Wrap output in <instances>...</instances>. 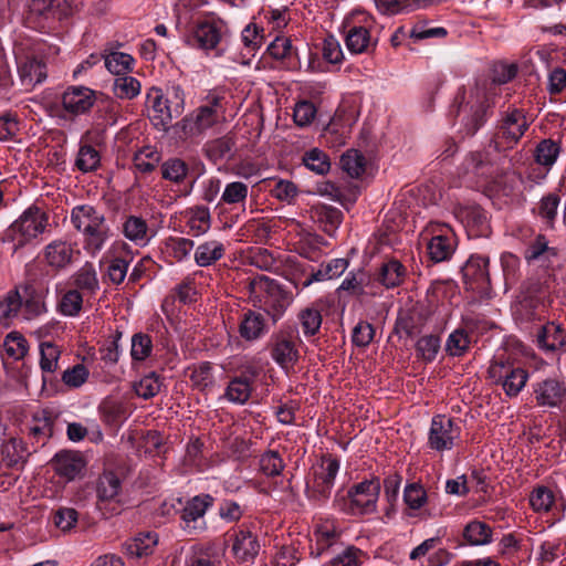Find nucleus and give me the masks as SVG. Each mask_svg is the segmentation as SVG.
Here are the masks:
<instances>
[{
  "instance_id": "nucleus-27",
  "label": "nucleus",
  "mask_w": 566,
  "mask_h": 566,
  "mask_svg": "<svg viewBox=\"0 0 566 566\" xmlns=\"http://www.w3.org/2000/svg\"><path fill=\"white\" fill-rule=\"evenodd\" d=\"M67 285L92 300L99 291V281L95 265L91 262H85L70 276Z\"/></svg>"
},
{
  "instance_id": "nucleus-63",
  "label": "nucleus",
  "mask_w": 566,
  "mask_h": 566,
  "mask_svg": "<svg viewBox=\"0 0 566 566\" xmlns=\"http://www.w3.org/2000/svg\"><path fill=\"white\" fill-rule=\"evenodd\" d=\"M342 168L353 178L360 177L365 171L366 160L358 150H348L340 157Z\"/></svg>"
},
{
  "instance_id": "nucleus-1",
  "label": "nucleus",
  "mask_w": 566,
  "mask_h": 566,
  "mask_svg": "<svg viewBox=\"0 0 566 566\" xmlns=\"http://www.w3.org/2000/svg\"><path fill=\"white\" fill-rule=\"evenodd\" d=\"M223 101L220 93L210 92L201 105L175 124V133L182 140L201 139L208 130L224 122L227 108Z\"/></svg>"
},
{
  "instance_id": "nucleus-16",
  "label": "nucleus",
  "mask_w": 566,
  "mask_h": 566,
  "mask_svg": "<svg viewBox=\"0 0 566 566\" xmlns=\"http://www.w3.org/2000/svg\"><path fill=\"white\" fill-rule=\"evenodd\" d=\"M532 388L535 402L542 408H559L566 399V382L560 377H547Z\"/></svg>"
},
{
  "instance_id": "nucleus-30",
  "label": "nucleus",
  "mask_w": 566,
  "mask_h": 566,
  "mask_svg": "<svg viewBox=\"0 0 566 566\" xmlns=\"http://www.w3.org/2000/svg\"><path fill=\"white\" fill-rule=\"evenodd\" d=\"M250 285L252 290H265L270 294L273 300L269 314L274 323L277 322L290 304L289 297L282 293L277 284L266 276H260L259 279L253 280Z\"/></svg>"
},
{
  "instance_id": "nucleus-41",
  "label": "nucleus",
  "mask_w": 566,
  "mask_h": 566,
  "mask_svg": "<svg viewBox=\"0 0 566 566\" xmlns=\"http://www.w3.org/2000/svg\"><path fill=\"white\" fill-rule=\"evenodd\" d=\"M297 321L305 337L318 334L323 322L321 302H314L302 308L297 314Z\"/></svg>"
},
{
  "instance_id": "nucleus-46",
  "label": "nucleus",
  "mask_w": 566,
  "mask_h": 566,
  "mask_svg": "<svg viewBox=\"0 0 566 566\" xmlns=\"http://www.w3.org/2000/svg\"><path fill=\"white\" fill-rule=\"evenodd\" d=\"M226 252L224 244L217 240H211L199 244L195 251V262L198 266H209L223 258Z\"/></svg>"
},
{
  "instance_id": "nucleus-39",
  "label": "nucleus",
  "mask_w": 566,
  "mask_h": 566,
  "mask_svg": "<svg viewBox=\"0 0 566 566\" xmlns=\"http://www.w3.org/2000/svg\"><path fill=\"white\" fill-rule=\"evenodd\" d=\"M462 537L470 546H485L493 542V528L483 521L472 520L464 526Z\"/></svg>"
},
{
  "instance_id": "nucleus-45",
  "label": "nucleus",
  "mask_w": 566,
  "mask_h": 566,
  "mask_svg": "<svg viewBox=\"0 0 566 566\" xmlns=\"http://www.w3.org/2000/svg\"><path fill=\"white\" fill-rule=\"evenodd\" d=\"M270 56L285 62L287 65H294L297 60V51L289 36L277 34L266 49Z\"/></svg>"
},
{
  "instance_id": "nucleus-12",
  "label": "nucleus",
  "mask_w": 566,
  "mask_h": 566,
  "mask_svg": "<svg viewBox=\"0 0 566 566\" xmlns=\"http://www.w3.org/2000/svg\"><path fill=\"white\" fill-rule=\"evenodd\" d=\"M122 482L113 472L103 473L96 486V507L105 518H109L122 512L123 501L120 500Z\"/></svg>"
},
{
  "instance_id": "nucleus-19",
  "label": "nucleus",
  "mask_w": 566,
  "mask_h": 566,
  "mask_svg": "<svg viewBox=\"0 0 566 566\" xmlns=\"http://www.w3.org/2000/svg\"><path fill=\"white\" fill-rule=\"evenodd\" d=\"M146 103L148 107V116L156 127H167L174 117L179 116L171 109V105L168 104L163 90L158 87H151L147 92Z\"/></svg>"
},
{
  "instance_id": "nucleus-32",
  "label": "nucleus",
  "mask_w": 566,
  "mask_h": 566,
  "mask_svg": "<svg viewBox=\"0 0 566 566\" xmlns=\"http://www.w3.org/2000/svg\"><path fill=\"white\" fill-rule=\"evenodd\" d=\"M239 335L247 342H255L266 333V321L262 313L248 310L240 318Z\"/></svg>"
},
{
  "instance_id": "nucleus-49",
  "label": "nucleus",
  "mask_w": 566,
  "mask_h": 566,
  "mask_svg": "<svg viewBox=\"0 0 566 566\" xmlns=\"http://www.w3.org/2000/svg\"><path fill=\"white\" fill-rule=\"evenodd\" d=\"M188 371V377L195 388L206 390L214 385L213 366L210 361L192 365Z\"/></svg>"
},
{
  "instance_id": "nucleus-25",
  "label": "nucleus",
  "mask_w": 566,
  "mask_h": 566,
  "mask_svg": "<svg viewBox=\"0 0 566 566\" xmlns=\"http://www.w3.org/2000/svg\"><path fill=\"white\" fill-rule=\"evenodd\" d=\"M457 241L448 226L440 228L439 233L432 235L427 244L430 259L436 262L448 261L455 251Z\"/></svg>"
},
{
  "instance_id": "nucleus-61",
  "label": "nucleus",
  "mask_w": 566,
  "mask_h": 566,
  "mask_svg": "<svg viewBox=\"0 0 566 566\" xmlns=\"http://www.w3.org/2000/svg\"><path fill=\"white\" fill-rule=\"evenodd\" d=\"M188 175V165L179 158H170L161 165V176L164 179L179 184Z\"/></svg>"
},
{
  "instance_id": "nucleus-21",
  "label": "nucleus",
  "mask_w": 566,
  "mask_h": 566,
  "mask_svg": "<svg viewBox=\"0 0 566 566\" xmlns=\"http://www.w3.org/2000/svg\"><path fill=\"white\" fill-rule=\"evenodd\" d=\"M536 344L545 353L566 350V328L556 321L545 323L537 329Z\"/></svg>"
},
{
  "instance_id": "nucleus-58",
  "label": "nucleus",
  "mask_w": 566,
  "mask_h": 566,
  "mask_svg": "<svg viewBox=\"0 0 566 566\" xmlns=\"http://www.w3.org/2000/svg\"><path fill=\"white\" fill-rule=\"evenodd\" d=\"M303 164L307 169L317 175H325L331 168L328 156L318 148L306 151L303 156Z\"/></svg>"
},
{
  "instance_id": "nucleus-9",
  "label": "nucleus",
  "mask_w": 566,
  "mask_h": 566,
  "mask_svg": "<svg viewBox=\"0 0 566 566\" xmlns=\"http://www.w3.org/2000/svg\"><path fill=\"white\" fill-rule=\"evenodd\" d=\"M371 20L365 11H353L347 15L342 24L345 34V44L347 50L353 54L367 52L371 38L369 27Z\"/></svg>"
},
{
  "instance_id": "nucleus-4",
  "label": "nucleus",
  "mask_w": 566,
  "mask_h": 566,
  "mask_svg": "<svg viewBox=\"0 0 566 566\" xmlns=\"http://www.w3.org/2000/svg\"><path fill=\"white\" fill-rule=\"evenodd\" d=\"M380 488L378 478L364 480L350 486L345 494L338 491L333 505L338 511L353 516L374 514L377 512Z\"/></svg>"
},
{
  "instance_id": "nucleus-35",
  "label": "nucleus",
  "mask_w": 566,
  "mask_h": 566,
  "mask_svg": "<svg viewBox=\"0 0 566 566\" xmlns=\"http://www.w3.org/2000/svg\"><path fill=\"white\" fill-rule=\"evenodd\" d=\"M310 217L328 235H333L343 221V212L336 207L326 205L313 206L310 210Z\"/></svg>"
},
{
  "instance_id": "nucleus-52",
  "label": "nucleus",
  "mask_w": 566,
  "mask_h": 566,
  "mask_svg": "<svg viewBox=\"0 0 566 566\" xmlns=\"http://www.w3.org/2000/svg\"><path fill=\"white\" fill-rule=\"evenodd\" d=\"M188 216L187 224L193 235H201L210 229L211 218L207 207H195L189 210Z\"/></svg>"
},
{
  "instance_id": "nucleus-22",
  "label": "nucleus",
  "mask_w": 566,
  "mask_h": 566,
  "mask_svg": "<svg viewBox=\"0 0 566 566\" xmlns=\"http://www.w3.org/2000/svg\"><path fill=\"white\" fill-rule=\"evenodd\" d=\"M271 357L282 369H292L300 358L298 349L293 337L289 334L274 335L271 346Z\"/></svg>"
},
{
  "instance_id": "nucleus-18",
  "label": "nucleus",
  "mask_w": 566,
  "mask_h": 566,
  "mask_svg": "<svg viewBox=\"0 0 566 566\" xmlns=\"http://www.w3.org/2000/svg\"><path fill=\"white\" fill-rule=\"evenodd\" d=\"M489 258L481 254L471 255L462 268L468 290L485 292L490 287Z\"/></svg>"
},
{
  "instance_id": "nucleus-33",
  "label": "nucleus",
  "mask_w": 566,
  "mask_h": 566,
  "mask_svg": "<svg viewBox=\"0 0 566 566\" xmlns=\"http://www.w3.org/2000/svg\"><path fill=\"white\" fill-rule=\"evenodd\" d=\"M280 0H269L263 4L260 15L273 31L281 32L291 21L289 3H279Z\"/></svg>"
},
{
  "instance_id": "nucleus-23",
  "label": "nucleus",
  "mask_w": 566,
  "mask_h": 566,
  "mask_svg": "<svg viewBox=\"0 0 566 566\" xmlns=\"http://www.w3.org/2000/svg\"><path fill=\"white\" fill-rule=\"evenodd\" d=\"M442 541L439 536L424 539L409 554L410 560H421L428 556L426 566H442L449 563L450 554L441 547Z\"/></svg>"
},
{
  "instance_id": "nucleus-64",
  "label": "nucleus",
  "mask_w": 566,
  "mask_h": 566,
  "mask_svg": "<svg viewBox=\"0 0 566 566\" xmlns=\"http://www.w3.org/2000/svg\"><path fill=\"white\" fill-rule=\"evenodd\" d=\"M88 377L90 371L87 367L83 364H76L70 368H66L62 373L61 380L66 387L76 389L82 387L87 381Z\"/></svg>"
},
{
  "instance_id": "nucleus-31",
  "label": "nucleus",
  "mask_w": 566,
  "mask_h": 566,
  "mask_svg": "<svg viewBox=\"0 0 566 566\" xmlns=\"http://www.w3.org/2000/svg\"><path fill=\"white\" fill-rule=\"evenodd\" d=\"M260 551L258 538L248 528H239L233 534L232 553L242 563L253 560Z\"/></svg>"
},
{
  "instance_id": "nucleus-29",
  "label": "nucleus",
  "mask_w": 566,
  "mask_h": 566,
  "mask_svg": "<svg viewBox=\"0 0 566 566\" xmlns=\"http://www.w3.org/2000/svg\"><path fill=\"white\" fill-rule=\"evenodd\" d=\"M30 451L22 439L10 438L0 448V463L7 469L23 468Z\"/></svg>"
},
{
  "instance_id": "nucleus-5",
  "label": "nucleus",
  "mask_w": 566,
  "mask_h": 566,
  "mask_svg": "<svg viewBox=\"0 0 566 566\" xmlns=\"http://www.w3.org/2000/svg\"><path fill=\"white\" fill-rule=\"evenodd\" d=\"M49 216L38 206H30L4 231L3 241L13 244L14 250L25 247L45 232Z\"/></svg>"
},
{
  "instance_id": "nucleus-17",
  "label": "nucleus",
  "mask_w": 566,
  "mask_h": 566,
  "mask_svg": "<svg viewBox=\"0 0 566 566\" xmlns=\"http://www.w3.org/2000/svg\"><path fill=\"white\" fill-rule=\"evenodd\" d=\"M96 101V92L82 85L69 86L61 96L63 111L73 117L88 113Z\"/></svg>"
},
{
  "instance_id": "nucleus-56",
  "label": "nucleus",
  "mask_w": 566,
  "mask_h": 566,
  "mask_svg": "<svg viewBox=\"0 0 566 566\" xmlns=\"http://www.w3.org/2000/svg\"><path fill=\"white\" fill-rule=\"evenodd\" d=\"M46 312V305L42 296L25 287L23 290L22 316L32 319Z\"/></svg>"
},
{
  "instance_id": "nucleus-20",
  "label": "nucleus",
  "mask_w": 566,
  "mask_h": 566,
  "mask_svg": "<svg viewBox=\"0 0 566 566\" xmlns=\"http://www.w3.org/2000/svg\"><path fill=\"white\" fill-rule=\"evenodd\" d=\"M109 253L112 260L107 271L108 279L114 284H120L125 280L128 266L134 259L133 250L128 243L118 240L112 244Z\"/></svg>"
},
{
  "instance_id": "nucleus-40",
  "label": "nucleus",
  "mask_w": 566,
  "mask_h": 566,
  "mask_svg": "<svg viewBox=\"0 0 566 566\" xmlns=\"http://www.w3.org/2000/svg\"><path fill=\"white\" fill-rule=\"evenodd\" d=\"M185 566H222L221 554L214 545H197L187 555Z\"/></svg>"
},
{
  "instance_id": "nucleus-15",
  "label": "nucleus",
  "mask_w": 566,
  "mask_h": 566,
  "mask_svg": "<svg viewBox=\"0 0 566 566\" xmlns=\"http://www.w3.org/2000/svg\"><path fill=\"white\" fill-rule=\"evenodd\" d=\"M42 254L50 269L62 271L80 258L81 251L74 242L55 239L43 248Z\"/></svg>"
},
{
  "instance_id": "nucleus-34",
  "label": "nucleus",
  "mask_w": 566,
  "mask_h": 566,
  "mask_svg": "<svg viewBox=\"0 0 566 566\" xmlns=\"http://www.w3.org/2000/svg\"><path fill=\"white\" fill-rule=\"evenodd\" d=\"M342 530L334 521H324L316 524L314 528V537L317 549V555L321 556L340 542Z\"/></svg>"
},
{
  "instance_id": "nucleus-6",
  "label": "nucleus",
  "mask_w": 566,
  "mask_h": 566,
  "mask_svg": "<svg viewBox=\"0 0 566 566\" xmlns=\"http://www.w3.org/2000/svg\"><path fill=\"white\" fill-rule=\"evenodd\" d=\"M489 108L484 91L476 87L471 91L468 99L464 94H458L451 113L460 118L465 135L473 136L486 122Z\"/></svg>"
},
{
  "instance_id": "nucleus-53",
  "label": "nucleus",
  "mask_w": 566,
  "mask_h": 566,
  "mask_svg": "<svg viewBox=\"0 0 566 566\" xmlns=\"http://www.w3.org/2000/svg\"><path fill=\"white\" fill-rule=\"evenodd\" d=\"M105 67L117 76L125 75L133 70L134 57L123 52H112L104 56Z\"/></svg>"
},
{
  "instance_id": "nucleus-3",
  "label": "nucleus",
  "mask_w": 566,
  "mask_h": 566,
  "mask_svg": "<svg viewBox=\"0 0 566 566\" xmlns=\"http://www.w3.org/2000/svg\"><path fill=\"white\" fill-rule=\"evenodd\" d=\"M229 38L228 22L210 12L197 19L187 36V43L206 54L221 56L227 50Z\"/></svg>"
},
{
  "instance_id": "nucleus-11",
  "label": "nucleus",
  "mask_w": 566,
  "mask_h": 566,
  "mask_svg": "<svg viewBox=\"0 0 566 566\" xmlns=\"http://www.w3.org/2000/svg\"><path fill=\"white\" fill-rule=\"evenodd\" d=\"M461 437V427L447 415L432 417L428 431V447L437 452L453 449Z\"/></svg>"
},
{
  "instance_id": "nucleus-13",
  "label": "nucleus",
  "mask_w": 566,
  "mask_h": 566,
  "mask_svg": "<svg viewBox=\"0 0 566 566\" xmlns=\"http://www.w3.org/2000/svg\"><path fill=\"white\" fill-rule=\"evenodd\" d=\"M213 502L214 499L210 494H199L189 499L180 511L182 528L192 535L206 530L205 515Z\"/></svg>"
},
{
  "instance_id": "nucleus-50",
  "label": "nucleus",
  "mask_w": 566,
  "mask_h": 566,
  "mask_svg": "<svg viewBox=\"0 0 566 566\" xmlns=\"http://www.w3.org/2000/svg\"><path fill=\"white\" fill-rule=\"evenodd\" d=\"M40 350V368L44 374H54L59 369V360L61 357L60 347L52 342H42L39 345Z\"/></svg>"
},
{
  "instance_id": "nucleus-55",
  "label": "nucleus",
  "mask_w": 566,
  "mask_h": 566,
  "mask_svg": "<svg viewBox=\"0 0 566 566\" xmlns=\"http://www.w3.org/2000/svg\"><path fill=\"white\" fill-rule=\"evenodd\" d=\"M193 241L186 238H169L165 242V251L168 258L176 262L187 259L193 249Z\"/></svg>"
},
{
  "instance_id": "nucleus-26",
  "label": "nucleus",
  "mask_w": 566,
  "mask_h": 566,
  "mask_svg": "<svg viewBox=\"0 0 566 566\" xmlns=\"http://www.w3.org/2000/svg\"><path fill=\"white\" fill-rule=\"evenodd\" d=\"M18 74L21 85L27 91L32 90L46 78V64L42 59L25 56L18 62Z\"/></svg>"
},
{
  "instance_id": "nucleus-24",
  "label": "nucleus",
  "mask_w": 566,
  "mask_h": 566,
  "mask_svg": "<svg viewBox=\"0 0 566 566\" xmlns=\"http://www.w3.org/2000/svg\"><path fill=\"white\" fill-rule=\"evenodd\" d=\"M56 294V311L66 317H77L85 305H91L90 298L67 284L57 287Z\"/></svg>"
},
{
  "instance_id": "nucleus-43",
  "label": "nucleus",
  "mask_w": 566,
  "mask_h": 566,
  "mask_svg": "<svg viewBox=\"0 0 566 566\" xmlns=\"http://www.w3.org/2000/svg\"><path fill=\"white\" fill-rule=\"evenodd\" d=\"M562 153V144L552 138L542 139L535 147V163L546 170H549L557 161Z\"/></svg>"
},
{
  "instance_id": "nucleus-62",
  "label": "nucleus",
  "mask_w": 566,
  "mask_h": 566,
  "mask_svg": "<svg viewBox=\"0 0 566 566\" xmlns=\"http://www.w3.org/2000/svg\"><path fill=\"white\" fill-rule=\"evenodd\" d=\"M249 188L244 182L232 181L226 185L221 195V202L226 205H244L248 198Z\"/></svg>"
},
{
  "instance_id": "nucleus-14",
  "label": "nucleus",
  "mask_w": 566,
  "mask_h": 566,
  "mask_svg": "<svg viewBox=\"0 0 566 566\" xmlns=\"http://www.w3.org/2000/svg\"><path fill=\"white\" fill-rule=\"evenodd\" d=\"M27 7L28 19L40 29L50 28L66 14L65 0H28Z\"/></svg>"
},
{
  "instance_id": "nucleus-37",
  "label": "nucleus",
  "mask_w": 566,
  "mask_h": 566,
  "mask_svg": "<svg viewBox=\"0 0 566 566\" xmlns=\"http://www.w3.org/2000/svg\"><path fill=\"white\" fill-rule=\"evenodd\" d=\"M158 544V534L153 531L140 532L123 545L127 556L140 558L153 554Z\"/></svg>"
},
{
  "instance_id": "nucleus-51",
  "label": "nucleus",
  "mask_w": 566,
  "mask_h": 566,
  "mask_svg": "<svg viewBox=\"0 0 566 566\" xmlns=\"http://www.w3.org/2000/svg\"><path fill=\"white\" fill-rule=\"evenodd\" d=\"M3 353L12 360H21L29 352L27 338L19 332H10L3 340Z\"/></svg>"
},
{
  "instance_id": "nucleus-44",
  "label": "nucleus",
  "mask_w": 566,
  "mask_h": 566,
  "mask_svg": "<svg viewBox=\"0 0 566 566\" xmlns=\"http://www.w3.org/2000/svg\"><path fill=\"white\" fill-rule=\"evenodd\" d=\"M253 390L252 379L248 376L233 377L226 387L223 397L235 405H244Z\"/></svg>"
},
{
  "instance_id": "nucleus-28",
  "label": "nucleus",
  "mask_w": 566,
  "mask_h": 566,
  "mask_svg": "<svg viewBox=\"0 0 566 566\" xmlns=\"http://www.w3.org/2000/svg\"><path fill=\"white\" fill-rule=\"evenodd\" d=\"M120 232L128 241L138 247H145L154 238L147 221L136 214H128L123 219Z\"/></svg>"
},
{
  "instance_id": "nucleus-57",
  "label": "nucleus",
  "mask_w": 566,
  "mask_h": 566,
  "mask_svg": "<svg viewBox=\"0 0 566 566\" xmlns=\"http://www.w3.org/2000/svg\"><path fill=\"white\" fill-rule=\"evenodd\" d=\"M403 502L412 511L421 510L428 502V494L422 484L408 483L403 490Z\"/></svg>"
},
{
  "instance_id": "nucleus-8",
  "label": "nucleus",
  "mask_w": 566,
  "mask_h": 566,
  "mask_svg": "<svg viewBox=\"0 0 566 566\" xmlns=\"http://www.w3.org/2000/svg\"><path fill=\"white\" fill-rule=\"evenodd\" d=\"M530 123L524 111L514 108L503 114L500 125L491 140L494 149L505 151L513 149L527 130Z\"/></svg>"
},
{
  "instance_id": "nucleus-54",
  "label": "nucleus",
  "mask_w": 566,
  "mask_h": 566,
  "mask_svg": "<svg viewBox=\"0 0 566 566\" xmlns=\"http://www.w3.org/2000/svg\"><path fill=\"white\" fill-rule=\"evenodd\" d=\"M233 146L234 142L230 136H222L206 143L203 151L210 160L217 163L228 157Z\"/></svg>"
},
{
  "instance_id": "nucleus-48",
  "label": "nucleus",
  "mask_w": 566,
  "mask_h": 566,
  "mask_svg": "<svg viewBox=\"0 0 566 566\" xmlns=\"http://www.w3.org/2000/svg\"><path fill=\"white\" fill-rule=\"evenodd\" d=\"M140 82L128 74L115 77L112 85L113 94L119 99H134L140 94Z\"/></svg>"
},
{
  "instance_id": "nucleus-47",
  "label": "nucleus",
  "mask_w": 566,
  "mask_h": 566,
  "mask_svg": "<svg viewBox=\"0 0 566 566\" xmlns=\"http://www.w3.org/2000/svg\"><path fill=\"white\" fill-rule=\"evenodd\" d=\"M369 283L370 275L365 270L357 269L348 272L338 290L360 296L368 293L366 287L369 285Z\"/></svg>"
},
{
  "instance_id": "nucleus-38",
  "label": "nucleus",
  "mask_w": 566,
  "mask_h": 566,
  "mask_svg": "<svg viewBox=\"0 0 566 566\" xmlns=\"http://www.w3.org/2000/svg\"><path fill=\"white\" fill-rule=\"evenodd\" d=\"M368 558L367 552L353 544H348L333 549V555L327 566H363Z\"/></svg>"
},
{
  "instance_id": "nucleus-60",
  "label": "nucleus",
  "mask_w": 566,
  "mask_h": 566,
  "mask_svg": "<svg viewBox=\"0 0 566 566\" xmlns=\"http://www.w3.org/2000/svg\"><path fill=\"white\" fill-rule=\"evenodd\" d=\"M99 153L91 145L80 147L75 166L83 172L94 171L99 167Z\"/></svg>"
},
{
  "instance_id": "nucleus-7",
  "label": "nucleus",
  "mask_w": 566,
  "mask_h": 566,
  "mask_svg": "<svg viewBox=\"0 0 566 566\" xmlns=\"http://www.w3.org/2000/svg\"><path fill=\"white\" fill-rule=\"evenodd\" d=\"M339 468V461L331 454L323 455L313 464L310 478L306 482V496L310 501L317 504L327 502L332 494Z\"/></svg>"
},
{
  "instance_id": "nucleus-42",
  "label": "nucleus",
  "mask_w": 566,
  "mask_h": 566,
  "mask_svg": "<svg viewBox=\"0 0 566 566\" xmlns=\"http://www.w3.org/2000/svg\"><path fill=\"white\" fill-rule=\"evenodd\" d=\"M407 275L405 265L398 260H389L381 264L377 281L386 289H394L402 284Z\"/></svg>"
},
{
  "instance_id": "nucleus-2",
  "label": "nucleus",
  "mask_w": 566,
  "mask_h": 566,
  "mask_svg": "<svg viewBox=\"0 0 566 566\" xmlns=\"http://www.w3.org/2000/svg\"><path fill=\"white\" fill-rule=\"evenodd\" d=\"M72 226L83 234L84 250L95 256L112 237L103 211L92 205L75 206L71 211Z\"/></svg>"
},
{
  "instance_id": "nucleus-59",
  "label": "nucleus",
  "mask_w": 566,
  "mask_h": 566,
  "mask_svg": "<svg viewBox=\"0 0 566 566\" xmlns=\"http://www.w3.org/2000/svg\"><path fill=\"white\" fill-rule=\"evenodd\" d=\"M53 524L64 534L71 533L78 522V513L73 507L62 506L53 512Z\"/></svg>"
},
{
  "instance_id": "nucleus-36",
  "label": "nucleus",
  "mask_w": 566,
  "mask_h": 566,
  "mask_svg": "<svg viewBox=\"0 0 566 566\" xmlns=\"http://www.w3.org/2000/svg\"><path fill=\"white\" fill-rule=\"evenodd\" d=\"M52 463L56 474L67 481L74 480L84 468L82 457L77 452L72 451L56 453Z\"/></svg>"
},
{
  "instance_id": "nucleus-10",
  "label": "nucleus",
  "mask_w": 566,
  "mask_h": 566,
  "mask_svg": "<svg viewBox=\"0 0 566 566\" xmlns=\"http://www.w3.org/2000/svg\"><path fill=\"white\" fill-rule=\"evenodd\" d=\"M489 377L501 385L507 397H516L528 380V373L509 360H495L489 367Z\"/></svg>"
}]
</instances>
